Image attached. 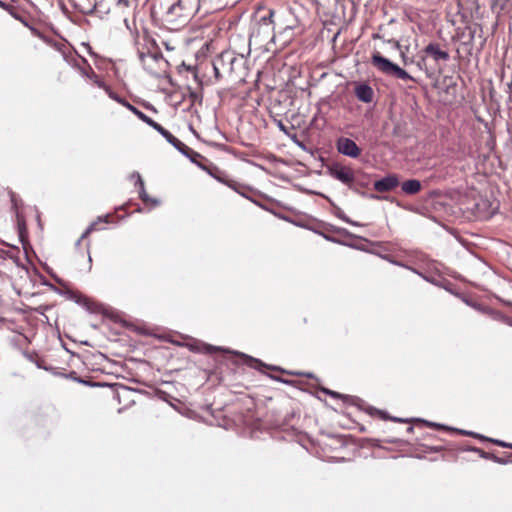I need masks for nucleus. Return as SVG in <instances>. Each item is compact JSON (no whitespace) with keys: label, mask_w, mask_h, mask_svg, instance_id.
Here are the masks:
<instances>
[{"label":"nucleus","mask_w":512,"mask_h":512,"mask_svg":"<svg viewBox=\"0 0 512 512\" xmlns=\"http://www.w3.org/2000/svg\"><path fill=\"white\" fill-rule=\"evenodd\" d=\"M336 149L338 153L353 159L358 158L361 154V149L356 142L347 137H339L336 140Z\"/></svg>","instance_id":"obj_5"},{"label":"nucleus","mask_w":512,"mask_h":512,"mask_svg":"<svg viewBox=\"0 0 512 512\" xmlns=\"http://www.w3.org/2000/svg\"><path fill=\"white\" fill-rule=\"evenodd\" d=\"M511 0H493L492 8L498 7L500 11H503Z\"/></svg>","instance_id":"obj_17"},{"label":"nucleus","mask_w":512,"mask_h":512,"mask_svg":"<svg viewBox=\"0 0 512 512\" xmlns=\"http://www.w3.org/2000/svg\"><path fill=\"white\" fill-rule=\"evenodd\" d=\"M182 7V2L181 0H179L178 2L172 4L168 10H167V14L168 15H176V16H179L180 14L177 12L178 9H181Z\"/></svg>","instance_id":"obj_16"},{"label":"nucleus","mask_w":512,"mask_h":512,"mask_svg":"<svg viewBox=\"0 0 512 512\" xmlns=\"http://www.w3.org/2000/svg\"><path fill=\"white\" fill-rule=\"evenodd\" d=\"M207 171H208V173H209L212 177H214V178H215V179H217L218 181H220V182H222V183H224V184L228 185L229 187H231V188L235 189L234 184H233L232 182H229V181H226V180L222 179L221 177H219V176L215 175L214 173H212L210 170H207Z\"/></svg>","instance_id":"obj_18"},{"label":"nucleus","mask_w":512,"mask_h":512,"mask_svg":"<svg viewBox=\"0 0 512 512\" xmlns=\"http://www.w3.org/2000/svg\"><path fill=\"white\" fill-rule=\"evenodd\" d=\"M131 3V0H118L117 2V5L118 6H123V7H128Z\"/></svg>","instance_id":"obj_23"},{"label":"nucleus","mask_w":512,"mask_h":512,"mask_svg":"<svg viewBox=\"0 0 512 512\" xmlns=\"http://www.w3.org/2000/svg\"><path fill=\"white\" fill-rule=\"evenodd\" d=\"M137 117L143 121L144 123H146L148 126L152 127L154 130H156L158 133H162V131L165 129L164 127H162L160 124H158L157 122H155L152 118H150L149 116H147L145 113H143L142 111L138 112L137 113Z\"/></svg>","instance_id":"obj_12"},{"label":"nucleus","mask_w":512,"mask_h":512,"mask_svg":"<svg viewBox=\"0 0 512 512\" xmlns=\"http://www.w3.org/2000/svg\"><path fill=\"white\" fill-rule=\"evenodd\" d=\"M131 178L135 179V185H138L137 184V176L133 175V173L131 174Z\"/></svg>","instance_id":"obj_28"},{"label":"nucleus","mask_w":512,"mask_h":512,"mask_svg":"<svg viewBox=\"0 0 512 512\" xmlns=\"http://www.w3.org/2000/svg\"><path fill=\"white\" fill-rule=\"evenodd\" d=\"M328 174L335 180L341 182L349 189H355V170L347 165L334 162L327 167Z\"/></svg>","instance_id":"obj_4"},{"label":"nucleus","mask_w":512,"mask_h":512,"mask_svg":"<svg viewBox=\"0 0 512 512\" xmlns=\"http://www.w3.org/2000/svg\"><path fill=\"white\" fill-rule=\"evenodd\" d=\"M11 341L20 347L28 345V338L23 334L14 335Z\"/></svg>","instance_id":"obj_15"},{"label":"nucleus","mask_w":512,"mask_h":512,"mask_svg":"<svg viewBox=\"0 0 512 512\" xmlns=\"http://www.w3.org/2000/svg\"><path fill=\"white\" fill-rule=\"evenodd\" d=\"M401 57L403 59L404 64H406L407 63V57H406L404 52H401Z\"/></svg>","instance_id":"obj_26"},{"label":"nucleus","mask_w":512,"mask_h":512,"mask_svg":"<svg viewBox=\"0 0 512 512\" xmlns=\"http://www.w3.org/2000/svg\"><path fill=\"white\" fill-rule=\"evenodd\" d=\"M213 70H214V74H215V77L217 80H219L220 78H222L225 74L222 72V69H218L216 67V59L213 61Z\"/></svg>","instance_id":"obj_20"},{"label":"nucleus","mask_w":512,"mask_h":512,"mask_svg":"<svg viewBox=\"0 0 512 512\" xmlns=\"http://www.w3.org/2000/svg\"><path fill=\"white\" fill-rule=\"evenodd\" d=\"M278 127L280 128V130L287 132L285 125L281 121L278 122Z\"/></svg>","instance_id":"obj_25"},{"label":"nucleus","mask_w":512,"mask_h":512,"mask_svg":"<svg viewBox=\"0 0 512 512\" xmlns=\"http://www.w3.org/2000/svg\"><path fill=\"white\" fill-rule=\"evenodd\" d=\"M95 83L101 87V88H104L106 90V92L108 93L109 97L112 98L113 100L117 101L118 103L122 104L123 106H125L127 109H129L134 115L137 116V113L140 112V110L138 108H136L135 106H133L132 104H130L128 101H126L125 99L119 97L117 94H115L114 92H112L110 90L109 87H107L102 81H99V80H96Z\"/></svg>","instance_id":"obj_9"},{"label":"nucleus","mask_w":512,"mask_h":512,"mask_svg":"<svg viewBox=\"0 0 512 512\" xmlns=\"http://www.w3.org/2000/svg\"><path fill=\"white\" fill-rule=\"evenodd\" d=\"M242 65V58L237 57L232 51H224L216 58V67L222 69V72L229 77L240 78L238 72Z\"/></svg>","instance_id":"obj_3"},{"label":"nucleus","mask_w":512,"mask_h":512,"mask_svg":"<svg viewBox=\"0 0 512 512\" xmlns=\"http://www.w3.org/2000/svg\"><path fill=\"white\" fill-rule=\"evenodd\" d=\"M133 175L137 176V184L139 186V195H140V198L144 201V202H148L150 201V198L149 196L147 195L146 191H145V187H144V181L141 177V175L138 173V172H134Z\"/></svg>","instance_id":"obj_14"},{"label":"nucleus","mask_w":512,"mask_h":512,"mask_svg":"<svg viewBox=\"0 0 512 512\" xmlns=\"http://www.w3.org/2000/svg\"><path fill=\"white\" fill-rule=\"evenodd\" d=\"M264 25H272L274 35L276 37L283 36V42H288L292 37V30L297 27V19L290 10L281 12L269 11L268 16H264L260 20Z\"/></svg>","instance_id":"obj_1"},{"label":"nucleus","mask_w":512,"mask_h":512,"mask_svg":"<svg viewBox=\"0 0 512 512\" xmlns=\"http://www.w3.org/2000/svg\"><path fill=\"white\" fill-rule=\"evenodd\" d=\"M494 443H496L497 445L501 446V447H509V448H512V444H508L504 441H501V440H494Z\"/></svg>","instance_id":"obj_22"},{"label":"nucleus","mask_w":512,"mask_h":512,"mask_svg":"<svg viewBox=\"0 0 512 512\" xmlns=\"http://www.w3.org/2000/svg\"><path fill=\"white\" fill-rule=\"evenodd\" d=\"M424 52L426 55L432 57L435 61H447L449 59V53L440 49V46L437 43L428 44L425 47Z\"/></svg>","instance_id":"obj_7"},{"label":"nucleus","mask_w":512,"mask_h":512,"mask_svg":"<svg viewBox=\"0 0 512 512\" xmlns=\"http://www.w3.org/2000/svg\"><path fill=\"white\" fill-rule=\"evenodd\" d=\"M96 228V223H91L88 228L85 230V232L82 234L81 238L78 240V244L80 241L85 238L88 234H90L93 230Z\"/></svg>","instance_id":"obj_19"},{"label":"nucleus","mask_w":512,"mask_h":512,"mask_svg":"<svg viewBox=\"0 0 512 512\" xmlns=\"http://www.w3.org/2000/svg\"><path fill=\"white\" fill-rule=\"evenodd\" d=\"M161 135L169 142L172 146H174L181 154L182 151L185 150L187 145L181 142L178 138L172 135L168 130L164 129Z\"/></svg>","instance_id":"obj_11"},{"label":"nucleus","mask_w":512,"mask_h":512,"mask_svg":"<svg viewBox=\"0 0 512 512\" xmlns=\"http://www.w3.org/2000/svg\"><path fill=\"white\" fill-rule=\"evenodd\" d=\"M388 42L392 43L394 48L401 49V45H400L399 41H397V40H389Z\"/></svg>","instance_id":"obj_24"},{"label":"nucleus","mask_w":512,"mask_h":512,"mask_svg":"<svg viewBox=\"0 0 512 512\" xmlns=\"http://www.w3.org/2000/svg\"><path fill=\"white\" fill-rule=\"evenodd\" d=\"M355 95L361 102L370 103L374 97V91L368 84L362 83L355 87Z\"/></svg>","instance_id":"obj_8"},{"label":"nucleus","mask_w":512,"mask_h":512,"mask_svg":"<svg viewBox=\"0 0 512 512\" xmlns=\"http://www.w3.org/2000/svg\"><path fill=\"white\" fill-rule=\"evenodd\" d=\"M330 394L333 396V397H338V394L335 393V392H330Z\"/></svg>","instance_id":"obj_29"},{"label":"nucleus","mask_w":512,"mask_h":512,"mask_svg":"<svg viewBox=\"0 0 512 512\" xmlns=\"http://www.w3.org/2000/svg\"><path fill=\"white\" fill-rule=\"evenodd\" d=\"M371 63L380 73L387 76H392L401 80H415L408 72L390 61L388 58L382 56L379 52L372 54Z\"/></svg>","instance_id":"obj_2"},{"label":"nucleus","mask_w":512,"mask_h":512,"mask_svg":"<svg viewBox=\"0 0 512 512\" xmlns=\"http://www.w3.org/2000/svg\"><path fill=\"white\" fill-rule=\"evenodd\" d=\"M182 154L184 156H186L187 158H189L191 160V162L197 164L202 169L206 170V168L204 166L200 165L199 162H198V159L202 158L201 154H199L198 152L194 151L193 149H191L188 146L185 148L184 151H182Z\"/></svg>","instance_id":"obj_13"},{"label":"nucleus","mask_w":512,"mask_h":512,"mask_svg":"<svg viewBox=\"0 0 512 512\" xmlns=\"http://www.w3.org/2000/svg\"><path fill=\"white\" fill-rule=\"evenodd\" d=\"M338 217L340 219H342L343 221H345L346 223H349L351 225H354V226H359V224L355 221H352L350 218H348L344 213H340L338 214Z\"/></svg>","instance_id":"obj_21"},{"label":"nucleus","mask_w":512,"mask_h":512,"mask_svg":"<svg viewBox=\"0 0 512 512\" xmlns=\"http://www.w3.org/2000/svg\"><path fill=\"white\" fill-rule=\"evenodd\" d=\"M401 189L407 195H414L421 190V183L417 179H410L401 184Z\"/></svg>","instance_id":"obj_10"},{"label":"nucleus","mask_w":512,"mask_h":512,"mask_svg":"<svg viewBox=\"0 0 512 512\" xmlns=\"http://www.w3.org/2000/svg\"><path fill=\"white\" fill-rule=\"evenodd\" d=\"M124 22H125L126 27H127L129 30H131V26H130V24H129L128 20H127V19H125V20H124Z\"/></svg>","instance_id":"obj_27"},{"label":"nucleus","mask_w":512,"mask_h":512,"mask_svg":"<svg viewBox=\"0 0 512 512\" xmlns=\"http://www.w3.org/2000/svg\"><path fill=\"white\" fill-rule=\"evenodd\" d=\"M399 185V179L395 174H390L374 182V189L377 192H388Z\"/></svg>","instance_id":"obj_6"}]
</instances>
